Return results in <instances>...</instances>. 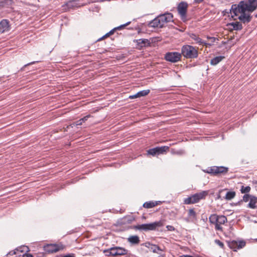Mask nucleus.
I'll list each match as a JSON object with an SVG mask.
<instances>
[{
	"mask_svg": "<svg viewBox=\"0 0 257 257\" xmlns=\"http://www.w3.org/2000/svg\"><path fill=\"white\" fill-rule=\"evenodd\" d=\"M257 9V0L241 1L238 4L231 6L229 12L234 20L238 19L241 23L247 24L252 17L246 12H252Z\"/></svg>",
	"mask_w": 257,
	"mask_h": 257,
	"instance_id": "nucleus-1",
	"label": "nucleus"
},
{
	"mask_svg": "<svg viewBox=\"0 0 257 257\" xmlns=\"http://www.w3.org/2000/svg\"><path fill=\"white\" fill-rule=\"evenodd\" d=\"M209 222L214 225L216 230L222 231V225L227 222V219L224 215H218L216 214H211L209 217Z\"/></svg>",
	"mask_w": 257,
	"mask_h": 257,
	"instance_id": "nucleus-2",
	"label": "nucleus"
},
{
	"mask_svg": "<svg viewBox=\"0 0 257 257\" xmlns=\"http://www.w3.org/2000/svg\"><path fill=\"white\" fill-rule=\"evenodd\" d=\"M181 56L186 59H195L198 57V50L193 46L183 45L181 48Z\"/></svg>",
	"mask_w": 257,
	"mask_h": 257,
	"instance_id": "nucleus-3",
	"label": "nucleus"
},
{
	"mask_svg": "<svg viewBox=\"0 0 257 257\" xmlns=\"http://www.w3.org/2000/svg\"><path fill=\"white\" fill-rule=\"evenodd\" d=\"M163 225L162 221H156L151 223L142 224L137 225H134L131 227L132 229L139 230L141 231L154 230L157 227H161Z\"/></svg>",
	"mask_w": 257,
	"mask_h": 257,
	"instance_id": "nucleus-4",
	"label": "nucleus"
},
{
	"mask_svg": "<svg viewBox=\"0 0 257 257\" xmlns=\"http://www.w3.org/2000/svg\"><path fill=\"white\" fill-rule=\"evenodd\" d=\"M188 5L185 2H180L177 6V11L181 19L183 21L186 20V14Z\"/></svg>",
	"mask_w": 257,
	"mask_h": 257,
	"instance_id": "nucleus-5",
	"label": "nucleus"
},
{
	"mask_svg": "<svg viewBox=\"0 0 257 257\" xmlns=\"http://www.w3.org/2000/svg\"><path fill=\"white\" fill-rule=\"evenodd\" d=\"M205 172L213 175H217L220 173H226L228 171V168L223 166L217 167L213 166L208 168Z\"/></svg>",
	"mask_w": 257,
	"mask_h": 257,
	"instance_id": "nucleus-6",
	"label": "nucleus"
},
{
	"mask_svg": "<svg viewBox=\"0 0 257 257\" xmlns=\"http://www.w3.org/2000/svg\"><path fill=\"white\" fill-rule=\"evenodd\" d=\"M181 54L177 52H168L165 54V58L167 61L175 63L180 60Z\"/></svg>",
	"mask_w": 257,
	"mask_h": 257,
	"instance_id": "nucleus-7",
	"label": "nucleus"
},
{
	"mask_svg": "<svg viewBox=\"0 0 257 257\" xmlns=\"http://www.w3.org/2000/svg\"><path fill=\"white\" fill-rule=\"evenodd\" d=\"M169 149L168 146H162L150 149L147 151V154L152 156L158 155L163 154Z\"/></svg>",
	"mask_w": 257,
	"mask_h": 257,
	"instance_id": "nucleus-8",
	"label": "nucleus"
},
{
	"mask_svg": "<svg viewBox=\"0 0 257 257\" xmlns=\"http://www.w3.org/2000/svg\"><path fill=\"white\" fill-rule=\"evenodd\" d=\"M158 17L159 19L162 28L166 23L173 21V14L170 13H166L164 14H161Z\"/></svg>",
	"mask_w": 257,
	"mask_h": 257,
	"instance_id": "nucleus-9",
	"label": "nucleus"
},
{
	"mask_svg": "<svg viewBox=\"0 0 257 257\" xmlns=\"http://www.w3.org/2000/svg\"><path fill=\"white\" fill-rule=\"evenodd\" d=\"M227 243L229 247L234 251H236L237 249L242 248L245 245V242L243 240L237 241L233 240L228 241Z\"/></svg>",
	"mask_w": 257,
	"mask_h": 257,
	"instance_id": "nucleus-10",
	"label": "nucleus"
},
{
	"mask_svg": "<svg viewBox=\"0 0 257 257\" xmlns=\"http://www.w3.org/2000/svg\"><path fill=\"white\" fill-rule=\"evenodd\" d=\"M190 38L194 40L195 41V43L198 44L199 45H204L206 46H210L212 45L211 44L207 43L205 42L204 41H203L202 39H201L198 35L194 34V33H191L189 34Z\"/></svg>",
	"mask_w": 257,
	"mask_h": 257,
	"instance_id": "nucleus-11",
	"label": "nucleus"
},
{
	"mask_svg": "<svg viewBox=\"0 0 257 257\" xmlns=\"http://www.w3.org/2000/svg\"><path fill=\"white\" fill-rule=\"evenodd\" d=\"M44 250L48 253L56 252L60 250V248L56 244H48L44 246Z\"/></svg>",
	"mask_w": 257,
	"mask_h": 257,
	"instance_id": "nucleus-12",
	"label": "nucleus"
},
{
	"mask_svg": "<svg viewBox=\"0 0 257 257\" xmlns=\"http://www.w3.org/2000/svg\"><path fill=\"white\" fill-rule=\"evenodd\" d=\"M10 30L9 21L6 19H3L0 22V34L8 32Z\"/></svg>",
	"mask_w": 257,
	"mask_h": 257,
	"instance_id": "nucleus-13",
	"label": "nucleus"
},
{
	"mask_svg": "<svg viewBox=\"0 0 257 257\" xmlns=\"http://www.w3.org/2000/svg\"><path fill=\"white\" fill-rule=\"evenodd\" d=\"M199 201L196 194L184 199V202L186 204H190L197 203Z\"/></svg>",
	"mask_w": 257,
	"mask_h": 257,
	"instance_id": "nucleus-14",
	"label": "nucleus"
},
{
	"mask_svg": "<svg viewBox=\"0 0 257 257\" xmlns=\"http://www.w3.org/2000/svg\"><path fill=\"white\" fill-rule=\"evenodd\" d=\"M148 26L149 27H152V28H162L158 17H157L154 20L150 21L148 24Z\"/></svg>",
	"mask_w": 257,
	"mask_h": 257,
	"instance_id": "nucleus-15",
	"label": "nucleus"
},
{
	"mask_svg": "<svg viewBox=\"0 0 257 257\" xmlns=\"http://www.w3.org/2000/svg\"><path fill=\"white\" fill-rule=\"evenodd\" d=\"M227 26L232 27V29L234 30L238 31L242 29V24L239 22L228 23Z\"/></svg>",
	"mask_w": 257,
	"mask_h": 257,
	"instance_id": "nucleus-16",
	"label": "nucleus"
},
{
	"mask_svg": "<svg viewBox=\"0 0 257 257\" xmlns=\"http://www.w3.org/2000/svg\"><path fill=\"white\" fill-rule=\"evenodd\" d=\"M136 42L138 46L141 48L145 47L146 46H148L150 44L149 41L146 39H140L136 40Z\"/></svg>",
	"mask_w": 257,
	"mask_h": 257,
	"instance_id": "nucleus-17",
	"label": "nucleus"
},
{
	"mask_svg": "<svg viewBox=\"0 0 257 257\" xmlns=\"http://www.w3.org/2000/svg\"><path fill=\"white\" fill-rule=\"evenodd\" d=\"M257 198L254 196H251L250 198L249 202L247 205V207L251 209L257 208Z\"/></svg>",
	"mask_w": 257,
	"mask_h": 257,
	"instance_id": "nucleus-18",
	"label": "nucleus"
},
{
	"mask_svg": "<svg viewBox=\"0 0 257 257\" xmlns=\"http://www.w3.org/2000/svg\"><path fill=\"white\" fill-rule=\"evenodd\" d=\"M127 241L132 244H138L140 243V240L138 235H132L127 238Z\"/></svg>",
	"mask_w": 257,
	"mask_h": 257,
	"instance_id": "nucleus-19",
	"label": "nucleus"
},
{
	"mask_svg": "<svg viewBox=\"0 0 257 257\" xmlns=\"http://www.w3.org/2000/svg\"><path fill=\"white\" fill-rule=\"evenodd\" d=\"M224 58L225 57L223 56L215 57L211 60L210 64L212 65H216Z\"/></svg>",
	"mask_w": 257,
	"mask_h": 257,
	"instance_id": "nucleus-20",
	"label": "nucleus"
},
{
	"mask_svg": "<svg viewBox=\"0 0 257 257\" xmlns=\"http://www.w3.org/2000/svg\"><path fill=\"white\" fill-rule=\"evenodd\" d=\"M128 253V250L125 249L124 248L121 247L117 246V249L116 250L115 253L117 254V255H122L127 254Z\"/></svg>",
	"mask_w": 257,
	"mask_h": 257,
	"instance_id": "nucleus-21",
	"label": "nucleus"
},
{
	"mask_svg": "<svg viewBox=\"0 0 257 257\" xmlns=\"http://www.w3.org/2000/svg\"><path fill=\"white\" fill-rule=\"evenodd\" d=\"M158 204L157 201L146 202L143 204V207L146 208H152Z\"/></svg>",
	"mask_w": 257,
	"mask_h": 257,
	"instance_id": "nucleus-22",
	"label": "nucleus"
},
{
	"mask_svg": "<svg viewBox=\"0 0 257 257\" xmlns=\"http://www.w3.org/2000/svg\"><path fill=\"white\" fill-rule=\"evenodd\" d=\"M208 191H202L200 192L196 193V195L197 196V197L198 198L199 201L201 199H205V197L208 195Z\"/></svg>",
	"mask_w": 257,
	"mask_h": 257,
	"instance_id": "nucleus-23",
	"label": "nucleus"
},
{
	"mask_svg": "<svg viewBox=\"0 0 257 257\" xmlns=\"http://www.w3.org/2000/svg\"><path fill=\"white\" fill-rule=\"evenodd\" d=\"M13 3V0H3L0 2V7H8Z\"/></svg>",
	"mask_w": 257,
	"mask_h": 257,
	"instance_id": "nucleus-24",
	"label": "nucleus"
},
{
	"mask_svg": "<svg viewBox=\"0 0 257 257\" xmlns=\"http://www.w3.org/2000/svg\"><path fill=\"white\" fill-rule=\"evenodd\" d=\"M150 249L153 252L157 253H159V251H162V249L159 246L152 244Z\"/></svg>",
	"mask_w": 257,
	"mask_h": 257,
	"instance_id": "nucleus-25",
	"label": "nucleus"
},
{
	"mask_svg": "<svg viewBox=\"0 0 257 257\" xmlns=\"http://www.w3.org/2000/svg\"><path fill=\"white\" fill-rule=\"evenodd\" d=\"M235 193L234 191H228L226 193L225 195V199L226 200H231L235 197Z\"/></svg>",
	"mask_w": 257,
	"mask_h": 257,
	"instance_id": "nucleus-26",
	"label": "nucleus"
},
{
	"mask_svg": "<svg viewBox=\"0 0 257 257\" xmlns=\"http://www.w3.org/2000/svg\"><path fill=\"white\" fill-rule=\"evenodd\" d=\"M150 92V89H146L138 92V95L139 97L147 95Z\"/></svg>",
	"mask_w": 257,
	"mask_h": 257,
	"instance_id": "nucleus-27",
	"label": "nucleus"
},
{
	"mask_svg": "<svg viewBox=\"0 0 257 257\" xmlns=\"http://www.w3.org/2000/svg\"><path fill=\"white\" fill-rule=\"evenodd\" d=\"M76 1H71L67 2L66 4V6L68 8L70 9L74 8L76 6Z\"/></svg>",
	"mask_w": 257,
	"mask_h": 257,
	"instance_id": "nucleus-28",
	"label": "nucleus"
},
{
	"mask_svg": "<svg viewBox=\"0 0 257 257\" xmlns=\"http://www.w3.org/2000/svg\"><path fill=\"white\" fill-rule=\"evenodd\" d=\"M250 187L248 186L245 187L242 186L240 189V191L242 193H247L250 191Z\"/></svg>",
	"mask_w": 257,
	"mask_h": 257,
	"instance_id": "nucleus-29",
	"label": "nucleus"
},
{
	"mask_svg": "<svg viewBox=\"0 0 257 257\" xmlns=\"http://www.w3.org/2000/svg\"><path fill=\"white\" fill-rule=\"evenodd\" d=\"M110 249V251L109 252V254H106L107 256H109V255L115 256V255H117V254L115 253L116 250L117 249V246L111 247Z\"/></svg>",
	"mask_w": 257,
	"mask_h": 257,
	"instance_id": "nucleus-30",
	"label": "nucleus"
},
{
	"mask_svg": "<svg viewBox=\"0 0 257 257\" xmlns=\"http://www.w3.org/2000/svg\"><path fill=\"white\" fill-rule=\"evenodd\" d=\"M131 23V22L130 21V22L126 23L124 24L118 26L117 27H115L114 28H115V30H120L124 28L125 27L129 25Z\"/></svg>",
	"mask_w": 257,
	"mask_h": 257,
	"instance_id": "nucleus-31",
	"label": "nucleus"
},
{
	"mask_svg": "<svg viewBox=\"0 0 257 257\" xmlns=\"http://www.w3.org/2000/svg\"><path fill=\"white\" fill-rule=\"evenodd\" d=\"M131 23V22L130 21V22L126 23L124 24L118 26L117 27H115L114 28H115V30H120L124 28L125 27L129 25Z\"/></svg>",
	"mask_w": 257,
	"mask_h": 257,
	"instance_id": "nucleus-32",
	"label": "nucleus"
},
{
	"mask_svg": "<svg viewBox=\"0 0 257 257\" xmlns=\"http://www.w3.org/2000/svg\"><path fill=\"white\" fill-rule=\"evenodd\" d=\"M215 243L218 245L220 248L223 249L224 248V243L218 239H215L214 240Z\"/></svg>",
	"mask_w": 257,
	"mask_h": 257,
	"instance_id": "nucleus-33",
	"label": "nucleus"
},
{
	"mask_svg": "<svg viewBox=\"0 0 257 257\" xmlns=\"http://www.w3.org/2000/svg\"><path fill=\"white\" fill-rule=\"evenodd\" d=\"M188 215L190 217H192L193 218H195L196 217V213L193 209H190L189 210Z\"/></svg>",
	"mask_w": 257,
	"mask_h": 257,
	"instance_id": "nucleus-34",
	"label": "nucleus"
},
{
	"mask_svg": "<svg viewBox=\"0 0 257 257\" xmlns=\"http://www.w3.org/2000/svg\"><path fill=\"white\" fill-rule=\"evenodd\" d=\"M251 196L250 195L247 194L244 195V196L243 197V201H244L245 202H247L249 200V198L250 197L251 198Z\"/></svg>",
	"mask_w": 257,
	"mask_h": 257,
	"instance_id": "nucleus-35",
	"label": "nucleus"
},
{
	"mask_svg": "<svg viewBox=\"0 0 257 257\" xmlns=\"http://www.w3.org/2000/svg\"><path fill=\"white\" fill-rule=\"evenodd\" d=\"M141 245H143L146 246V247H148V248L150 249L151 246L152 245V244L149 242H147L144 243H142Z\"/></svg>",
	"mask_w": 257,
	"mask_h": 257,
	"instance_id": "nucleus-36",
	"label": "nucleus"
},
{
	"mask_svg": "<svg viewBox=\"0 0 257 257\" xmlns=\"http://www.w3.org/2000/svg\"><path fill=\"white\" fill-rule=\"evenodd\" d=\"M166 228L168 229V230H169V231H174V230H175L174 227L172 226V225H167Z\"/></svg>",
	"mask_w": 257,
	"mask_h": 257,
	"instance_id": "nucleus-37",
	"label": "nucleus"
},
{
	"mask_svg": "<svg viewBox=\"0 0 257 257\" xmlns=\"http://www.w3.org/2000/svg\"><path fill=\"white\" fill-rule=\"evenodd\" d=\"M207 38L209 40H210L211 41V42L212 43H214L215 42V41H216V40H217V38H215V37H210V36H207Z\"/></svg>",
	"mask_w": 257,
	"mask_h": 257,
	"instance_id": "nucleus-38",
	"label": "nucleus"
},
{
	"mask_svg": "<svg viewBox=\"0 0 257 257\" xmlns=\"http://www.w3.org/2000/svg\"><path fill=\"white\" fill-rule=\"evenodd\" d=\"M83 122L82 121V119H80L79 120H78L75 122V125H81Z\"/></svg>",
	"mask_w": 257,
	"mask_h": 257,
	"instance_id": "nucleus-39",
	"label": "nucleus"
},
{
	"mask_svg": "<svg viewBox=\"0 0 257 257\" xmlns=\"http://www.w3.org/2000/svg\"><path fill=\"white\" fill-rule=\"evenodd\" d=\"M90 116V115H87L86 116H85L84 117H83V118H81L83 122H85V121H86L88 118Z\"/></svg>",
	"mask_w": 257,
	"mask_h": 257,
	"instance_id": "nucleus-40",
	"label": "nucleus"
},
{
	"mask_svg": "<svg viewBox=\"0 0 257 257\" xmlns=\"http://www.w3.org/2000/svg\"><path fill=\"white\" fill-rule=\"evenodd\" d=\"M139 97L138 95V93H137L136 94H134V95H130L129 96V98H130V99H134V98H139Z\"/></svg>",
	"mask_w": 257,
	"mask_h": 257,
	"instance_id": "nucleus-41",
	"label": "nucleus"
},
{
	"mask_svg": "<svg viewBox=\"0 0 257 257\" xmlns=\"http://www.w3.org/2000/svg\"><path fill=\"white\" fill-rule=\"evenodd\" d=\"M110 251V249L109 248V249L104 250L103 252L106 255V254H109Z\"/></svg>",
	"mask_w": 257,
	"mask_h": 257,
	"instance_id": "nucleus-42",
	"label": "nucleus"
},
{
	"mask_svg": "<svg viewBox=\"0 0 257 257\" xmlns=\"http://www.w3.org/2000/svg\"><path fill=\"white\" fill-rule=\"evenodd\" d=\"M204 0H194V2L195 4H200Z\"/></svg>",
	"mask_w": 257,
	"mask_h": 257,
	"instance_id": "nucleus-43",
	"label": "nucleus"
},
{
	"mask_svg": "<svg viewBox=\"0 0 257 257\" xmlns=\"http://www.w3.org/2000/svg\"><path fill=\"white\" fill-rule=\"evenodd\" d=\"M23 257H33V255L30 253H25L24 254Z\"/></svg>",
	"mask_w": 257,
	"mask_h": 257,
	"instance_id": "nucleus-44",
	"label": "nucleus"
},
{
	"mask_svg": "<svg viewBox=\"0 0 257 257\" xmlns=\"http://www.w3.org/2000/svg\"><path fill=\"white\" fill-rule=\"evenodd\" d=\"M116 31L115 28H113V29H112L111 30H110L109 32V34H110V35L113 34L114 32V31Z\"/></svg>",
	"mask_w": 257,
	"mask_h": 257,
	"instance_id": "nucleus-45",
	"label": "nucleus"
},
{
	"mask_svg": "<svg viewBox=\"0 0 257 257\" xmlns=\"http://www.w3.org/2000/svg\"><path fill=\"white\" fill-rule=\"evenodd\" d=\"M110 36V34H109V32L106 33L105 35L102 36V38H106Z\"/></svg>",
	"mask_w": 257,
	"mask_h": 257,
	"instance_id": "nucleus-46",
	"label": "nucleus"
},
{
	"mask_svg": "<svg viewBox=\"0 0 257 257\" xmlns=\"http://www.w3.org/2000/svg\"><path fill=\"white\" fill-rule=\"evenodd\" d=\"M35 62H34H34H32L29 63H28V64H26V65H25V66H28V65H31V64H34Z\"/></svg>",
	"mask_w": 257,
	"mask_h": 257,
	"instance_id": "nucleus-47",
	"label": "nucleus"
},
{
	"mask_svg": "<svg viewBox=\"0 0 257 257\" xmlns=\"http://www.w3.org/2000/svg\"><path fill=\"white\" fill-rule=\"evenodd\" d=\"M103 38H102V37L101 38H99V39H98L97 41H100V40H102Z\"/></svg>",
	"mask_w": 257,
	"mask_h": 257,
	"instance_id": "nucleus-48",
	"label": "nucleus"
},
{
	"mask_svg": "<svg viewBox=\"0 0 257 257\" xmlns=\"http://www.w3.org/2000/svg\"><path fill=\"white\" fill-rule=\"evenodd\" d=\"M225 12V13H228V12H226V11H223V13Z\"/></svg>",
	"mask_w": 257,
	"mask_h": 257,
	"instance_id": "nucleus-49",
	"label": "nucleus"
},
{
	"mask_svg": "<svg viewBox=\"0 0 257 257\" xmlns=\"http://www.w3.org/2000/svg\"><path fill=\"white\" fill-rule=\"evenodd\" d=\"M255 17L257 18V14L255 15Z\"/></svg>",
	"mask_w": 257,
	"mask_h": 257,
	"instance_id": "nucleus-50",
	"label": "nucleus"
},
{
	"mask_svg": "<svg viewBox=\"0 0 257 257\" xmlns=\"http://www.w3.org/2000/svg\"><path fill=\"white\" fill-rule=\"evenodd\" d=\"M256 240L257 241V238L256 239Z\"/></svg>",
	"mask_w": 257,
	"mask_h": 257,
	"instance_id": "nucleus-51",
	"label": "nucleus"
}]
</instances>
